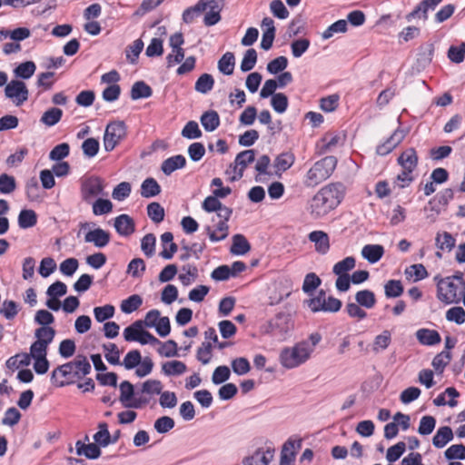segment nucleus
Segmentation results:
<instances>
[{"instance_id":"nucleus-10","label":"nucleus","mask_w":465,"mask_h":465,"mask_svg":"<svg viewBox=\"0 0 465 465\" xmlns=\"http://www.w3.org/2000/svg\"><path fill=\"white\" fill-rule=\"evenodd\" d=\"M104 185L101 179L90 177L84 180L81 186L82 199L86 203H92L94 198L103 194Z\"/></svg>"},{"instance_id":"nucleus-21","label":"nucleus","mask_w":465,"mask_h":465,"mask_svg":"<svg viewBox=\"0 0 465 465\" xmlns=\"http://www.w3.org/2000/svg\"><path fill=\"white\" fill-rule=\"evenodd\" d=\"M415 335L418 341L425 346H434L441 341L440 333L437 331L431 329H419Z\"/></svg>"},{"instance_id":"nucleus-9","label":"nucleus","mask_w":465,"mask_h":465,"mask_svg":"<svg viewBox=\"0 0 465 465\" xmlns=\"http://www.w3.org/2000/svg\"><path fill=\"white\" fill-rule=\"evenodd\" d=\"M292 328L290 318L286 314H277L274 319L269 322L268 331L274 337L284 340Z\"/></svg>"},{"instance_id":"nucleus-6","label":"nucleus","mask_w":465,"mask_h":465,"mask_svg":"<svg viewBox=\"0 0 465 465\" xmlns=\"http://www.w3.org/2000/svg\"><path fill=\"white\" fill-rule=\"evenodd\" d=\"M126 126L124 122L116 121L107 124L104 135V147L106 152L113 151L125 137Z\"/></svg>"},{"instance_id":"nucleus-13","label":"nucleus","mask_w":465,"mask_h":465,"mask_svg":"<svg viewBox=\"0 0 465 465\" xmlns=\"http://www.w3.org/2000/svg\"><path fill=\"white\" fill-rule=\"evenodd\" d=\"M406 134V130L402 128H397L383 143L377 146V153L382 156L389 154L397 145L402 142Z\"/></svg>"},{"instance_id":"nucleus-51","label":"nucleus","mask_w":465,"mask_h":465,"mask_svg":"<svg viewBox=\"0 0 465 465\" xmlns=\"http://www.w3.org/2000/svg\"><path fill=\"white\" fill-rule=\"evenodd\" d=\"M415 179L413 173L402 170L393 180V189H403L408 187Z\"/></svg>"},{"instance_id":"nucleus-5","label":"nucleus","mask_w":465,"mask_h":465,"mask_svg":"<svg viewBox=\"0 0 465 465\" xmlns=\"http://www.w3.org/2000/svg\"><path fill=\"white\" fill-rule=\"evenodd\" d=\"M311 349L306 343L297 342L292 347L283 348L279 361L285 369H294L305 363L311 358Z\"/></svg>"},{"instance_id":"nucleus-29","label":"nucleus","mask_w":465,"mask_h":465,"mask_svg":"<svg viewBox=\"0 0 465 465\" xmlns=\"http://www.w3.org/2000/svg\"><path fill=\"white\" fill-rule=\"evenodd\" d=\"M295 162V156L291 152L280 153L274 160L273 166L276 172H285L290 169Z\"/></svg>"},{"instance_id":"nucleus-28","label":"nucleus","mask_w":465,"mask_h":465,"mask_svg":"<svg viewBox=\"0 0 465 465\" xmlns=\"http://www.w3.org/2000/svg\"><path fill=\"white\" fill-rule=\"evenodd\" d=\"M200 121L206 132H213L220 125V116L218 113L213 110L204 112Z\"/></svg>"},{"instance_id":"nucleus-20","label":"nucleus","mask_w":465,"mask_h":465,"mask_svg":"<svg viewBox=\"0 0 465 465\" xmlns=\"http://www.w3.org/2000/svg\"><path fill=\"white\" fill-rule=\"evenodd\" d=\"M398 163L402 170L413 173L418 165V155L414 148L406 149L398 158Z\"/></svg>"},{"instance_id":"nucleus-47","label":"nucleus","mask_w":465,"mask_h":465,"mask_svg":"<svg viewBox=\"0 0 465 465\" xmlns=\"http://www.w3.org/2000/svg\"><path fill=\"white\" fill-rule=\"evenodd\" d=\"M311 45V41L308 38H298L292 42L291 51L292 54L295 58H300L303 54L307 52Z\"/></svg>"},{"instance_id":"nucleus-37","label":"nucleus","mask_w":465,"mask_h":465,"mask_svg":"<svg viewBox=\"0 0 465 465\" xmlns=\"http://www.w3.org/2000/svg\"><path fill=\"white\" fill-rule=\"evenodd\" d=\"M62 116L63 111L60 108L52 107L43 114L40 121L45 125L51 127L55 125L61 120Z\"/></svg>"},{"instance_id":"nucleus-58","label":"nucleus","mask_w":465,"mask_h":465,"mask_svg":"<svg viewBox=\"0 0 465 465\" xmlns=\"http://www.w3.org/2000/svg\"><path fill=\"white\" fill-rule=\"evenodd\" d=\"M106 361L113 364H120V351L114 343H107L103 346Z\"/></svg>"},{"instance_id":"nucleus-49","label":"nucleus","mask_w":465,"mask_h":465,"mask_svg":"<svg viewBox=\"0 0 465 465\" xmlns=\"http://www.w3.org/2000/svg\"><path fill=\"white\" fill-rule=\"evenodd\" d=\"M348 24L346 20L341 19L331 24L327 29L322 33V37L324 40H327L332 37L335 34L345 33L347 31Z\"/></svg>"},{"instance_id":"nucleus-31","label":"nucleus","mask_w":465,"mask_h":465,"mask_svg":"<svg viewBox=\"0 0 465 465\" xmlns=\"http://www.w3.org/2000/svg\"><path fill=\"white\" fill-rule=\"evenodd\" d=\"M161 193V187L153 178H146L141 184V195L144 198H152Z\"/></svg>"},{"instance_id":"nucleus-62","label":"nucleus","mask_w":465,"mask_h":465,"mask_svg":"<svg viewBox=\"0 0 465 465\" xmlns=\"http://www.w3.org/2000/svg\"><path fill=\"white\" fill-rule=\"evenodd\" d=\"M35 64L32 61H27L20 64L15 69V74L16 76L23 79L30 78L35 72Z\"/></svg>"},{"instance_id":"nucleus-27","label":"nucleus","mask_w":465,"mask_h":465,"mask_svg":"<svg viewBox=\"0 0 465 465\" xmlns=\"http://www.w3.org/2000/svg\"><path fill=\"white\" fill-rule=\"evenodd\" d=\"M453 439L452 430L449 426H443L438 429L433 436L432 444L438 449L445 447Z\"/></svg>"},{"instance_id":"nucleus-48","label":"nucleus","mask_w":465,"mask_h":465,"mask_svg":"<svg viewBox=\"0 0 465 465\" xmlns=\"http://www.w3.org/2000/svg\"><path fill=\"white\" fill-rule=\"evenodd\" d=\"M115 309L111 304H105L104 306H98L94 308V319L98 322H104L114 317Z\"/></svg>"},{"instance_id":"nucleus-60","label":"nucleus","mask_w":465,"mask_h":465,"mask_svg":"<svg viewBox=\"0 0 465 465\" xmlns=\"http://www.w3.org/2000/svg\"><path fill=\"white\" fill-rule=\"evenodd\" d=\"M271 104L275 112L283 114L288 108V98L282 93H277L272 96Z\"/></svg>"},{"instance_id":"nucleus-22","label":"nucleus","mask_w":465,"mask_h":465,"mask_svg":"<svg viewBox=\"0 0 465 465\" xmlns=\"http://www.w3.org/2000/svg\"><path fill=\"white\" fill-rule=\"evenodd\" d=\"M161 244L163 247L159 255L164 260H170L177 252V245L173 242V235L170 232H166L161 235Z\"/></svg>"},{"instance_id":"nucleus-35","label":"nucleus","mask_w":465,"mask_h":465,"mask_svg":"<svg viewBox=\"0 0 465 465\" xmlns=\"http://www.w3.org/2000/svg\"><path fill=\"white\" fill-rule=\"evenodd\" d=\"M235 65L234 54L231 52L225 53L218 62V69L225 75H231L233 73Z\"/></svg>"},{"instance_id":"nucleus-7","label":"nucleus","mask_w":465,"mask_h":465,"mask_svg":"<svg viewBox=\"0 0 465 465\" xmlns=\"http://www.w3.org/2000/svg\"><path fill=\"white\" fill-rule=\"evenodd\" d=\"M224 0H200L197 4L203 12L206 11L203 23L207 26L216 25L221 20V11Z\"/></svg>"},{"instance_id":"nucleus-17","label":"nucleus","mask_w":465,"mask_h":465,"mask_svg":"<svg viewBox=\"0 0 465 465\" xmlns=\"http://www.w3.org/2000/svg\"><path fill=\"white\" fill-rule=\"evenodd\" d=\"M273 454L274 450L272 448H260L244 460L243 465H268Z\"/></svg>"},{"instance_id":"nucleus-63","label":"nucleus","mask_w":465,"mask_h":465,"mask_svg":"<svg viewBox=\"0 0 465 465\" xmlns=\"http://www.w3.org/2000/svg\"><path fill=\"white\" fill-rule=\"evenodd\" d=\"M178 399L173 391H163L160 394L159 404L163 409H173L177 405Z\"/></svg>"},{"instance_id":"nucleus-40","label":"nucleus","mask_w":465,"mask_h":465,"mask_svg":"<svg viewBox=\"0 0 465 465\" xmlns=\"http://www.w3.org/2000/svg\"><path fill=\"white\" fill-rule=\"evenodd\" d=\"M37 223V216L33 210H22L18 215V225L22 229H28Z\"/></svg>"},{"instance_id":"nucleus-38","label":"nucleus","mask_w":465,"mask_h":465,"mask_svg":"<svg viewBox=\"0 0 465 465\" xmlns=\"http://www.w3.org/2000/svg\"><path fill=\"white\" fill-rule=\"evenodd\" d=\"M436 246L442 251L447 250L450 252L456 243L455 238L448 232H444L442 233H437L436 238Z\"/></svg>"},{"instance_id":"nucleus-46","label":"nucleus","mask_w":465,"mask_h":465,"mask_svg":"<svg viewBox=\"0 0 465 465\" xmlns=\"http://www.w3.org/2000/svg\"><path fill=\"white\" fill-rule=\"evenodd\" d=\"M255 160L254 150H245L239 153L234 160V163L244 173L245 168Z\"/></svg>"},{"instance_id":"nucleus-57","label":"nucleus","mask_w":465,"mask_h":465,"mask_svg":"<svg viewBox=\"0 0 465 465\" xmlns=\"http://www.w3.org/2000/svg\"><path fill=\"white\" fill-rule=\"evenodd\" d=\"M160 347L157 351L160 355L170 358L178 355V345L173 340H169L165 342L158 343Z\"/></svg>"},{"instance_id":"nucleus-36","label":"nucleus","mask_w":465,"mask_h":465,"mask_svg":"<svg viewBox=\"0 0 465 465\" xmlns=\"http://www.w3.org/2000/svg\"><path fill=\"white\" fill-rule=\"evenodd\" d=\"M152 88L143 81L134 83L131 90V98L138 100L142 98H148L152 95Z\"/></svg>"},{"instance_id":"nucleus-2","label":"nucleus","mask_w":465,"mask_h":465,"mask_svg":"<svg viewBox=\"0 0 465 465\" xmlns=\"http://www.w3.org/2000/svg\"><path fill=\"white\" fill-rule=\"evenodd\" d=\"M91 364L84 356L79 355L74 361L55 368L51 376V381L58 387L73 383L75 379L89 374Z\"/></svg>"},{"instance_id":"nucleus-26","label":"nucleus","mask_w":465,"mask_h":465,"mask_svg":"<svg viewBox=\"0 0 465 465\" xmlns=\"http://www.w3.org/2000/svg\"><path fill=\"white\" fill-rule=\"evenodd\" d=\"M161 369L165 376H180L187 371V366L181 361L173 360L163 362Z\"/></svg>"},{"instance_id":"nucleus-23","label":"nucleus","mask_w":465,"mask_h":465,"mask_svg":"<svg viewBox=\"0 0 465 465\" xmlns=\"http://www.w3.org/2000/svg\"><path fill=\"white\" fill-rule=\"evenodd\" d=\"M186 164V159L182 154H177L165 159L161 165V170L165 175L172 174L174 171L182 169Z\"/></svg>"},{"instance_id":"nucleus-44","label":"nucleus","mask_w":465,"mask_h":465,"mask_svg":"<svg viewBox=\"0 0 465 465\" xmlns=\"http://www.w3.org/2000/svg\"><path fill=\"white\" fill-rule=\"evenodd\" d=\"M143 303V299L138 294H133L127 299L124 300L121 303V311L124 313L130 314L136 311Z\"/></svg>"},{"instance_id":"nucleus-52","label":"nucleus","mask_w":465,"mask_h":465,"mask_svg":"<svg viewBox=\"0 0 465 465\" xmlns=\"http://www.w3.org/2000/svg\"><path fill=\"white\" fill-rule=\"evenodd\" d=\"M156 237L153 233H147L141 240V249L146 257L153 256L155 252Z\"/></svg>"},{"instance_id":"nucleus-8","label":"nucleus","mask_w":465,"mask_h":465,"mask_svg":"<svg viewBox=\"0 0 465 465\" xmlns=\"http://www.w3.org/2000/svg\"><path fill=\"white\" fill-rule=\"evenodd\" d=\"M220 197H216L214 194L206 197L202 204L203 209L207 213L215 212L216 214L212 218V222L215 223L216 218H224L229 220L232 210L223 205L220 201Z\"/></svg>"},{"instance_id":"nucleus-55","label":"nucleus","mask_w":465,"mask_h":465,"mask_svg":"<svg viewBox=\"0 0 465 465\" xmlns=\"http://www.w3.org/2000/svg\"><path fill=\"white\" fill-rule=\"evenodd\" d=\"M174 420L169 416L158 418L153 423V429L161 434L167 433L174 428Z\"/></svg>"},{"instance_id":"nucleus-34","label":"nucleus","mask_w":465,"mask_h":465,"mask_svg":"<svg viewBox=\"0 0 465 465\" xmlns=\"http://www.w3.org/2000/svg\"><path fill=\"white\" fill-rule=\"evenodd\" d=\"M356 302L366 309H371L376 304V298L373 292L370 290H361L355 294Z\"/></svg>"},{"instance_id":"nucleus-15","label":"nucleus","mask_w":465,"mask_h":465,"mask_svg":"<svg viewBox=\"0 0 465 465\" xmlns=\"http://www.w3.org/2000/svg\"><path fill=\"white\" fill-rule=\"evenodd\" d=\"M443 0H422L411 13L406 15V20L411 22L415 18H428V12L434 10Z\"/></svg>"},{"instance_id":"nucleus-32","label":"nucleus","mask_w":465,"mask_h":465,"mask_svg":"<svg viewBox=\"0 0 465 465\" xmlns=\"http://www.w3.org/2000/svg\"><path fill=\"white\" fill-rule=\"evenodd\" d=\"M214 85V79L212 74L204 73L199 76L194 84V89L202 94H208Z\"/></svg>"},{"instance_id":"nucleus-3","label":"nucleus","mask_w":465,"mask_h":465,"mask_svg":"<svg viewBox=\"0 0 465 465\" xmlns=\"http://www.w3.org/2000/svg\"><path fill=\"white\" fill-rule=\"evenodd\" d=\"M337 163L334 156H325L316 161L303 176L304 186L313 188L329 179L334 172Z\"/></svg>"},{"instance_id":"nucleus-12","label":"nucleus","mask_w":465,"mask_h":465,"mask_svg":"<svg viewBox=\"0 0 465 465\" xmlns=\"http://www.w3.org/2000/svg\"><path fill=\"white\" fill-rule=\"evenodd\" d=\"M119 389L121 392L120 401L125 407L140 408L142 405L147 404L149 402V399L142 397L134 399L131 402L134 394V391L133 384L127 381L121 382Z\"/></svg>"},{"instance_id":"nucleus-61","label":"nucleus","mask_w":465,"mask_h":465,"mask_svg":"<svg viewBox=\"0 0 465 465\" xmlns=\"http://www.w3.org/2000/svg\"><path fill=\"white\" fill-rule=\"evenodd\" d=\"M385 295L387 298H397L403 292V287L400 281L390 280L384 286Z\"/></svg>"},{"instance_id":"nucleus-53","label":"nucleus","mask_w":465,"mask_h":465,"mask_svg":"<svg viewBox=\"0 0 465 465\" xmlns=\"http://www.w3.org/2000/svg\"><path fill=\"white\" fill-rule=\"evenodd\" d=\"M99 430L94 435L95 443L101 447H106L110 444V432L108 426L105 422H102L98 425Z\"/></svg>"},{"instance_id":"nucleus-19","label":"nucleus","mask_w":465,"mask_h":465,"mask_svg":"<svg viewBox=\"0 0 465 465\" xmlns=\"http://www.w3.org/2000/svg\"><path fill=\"white\" fill-rule=\"evenodd\" d=\"M114 226L122 236H129L135 230L134 219L128 214H121L114 219Z\"/></svg>"},{"instance_id":"nucleus-30","label":"nucleus","mask_w":465,"mask_h":465,"mask_svg":"<svg viewBox=\"0 0 465 465\" xmlns=\"http://www.w3.org/2000/svg\"><path fill=\"white\" fill-rule=\"evenodd\" d=\"M391 342V332L388 330H384L381 333L375 336L371 350L374 353H380L385 351Z\"/></svg>"},{"instance_id":"nucleus-64","label":"nucleus","mask_w":465,"mask_h":465,"mask_svg":"<svg viewBox=\"0 0 465 465\" xmlns=\"http://www.w3.org/2000/svg\"><path fill=\"white\" fill-rule=\"evenodd\" d=\"M465 57V43L460 45H451L448 50V58L455 64H460Z\"/></svg>"},{"instance_id":"nucleus-1","label":"nucleus","mask_w":465,"mask_h":465,"mask_svg":"<svg viewBox=\"0 0 465 465\" xmlns=\"http://www.w3.org/2000/svg\"><path fill=\"white\" fill-rule=\"evenodd\" d=\"M345 193V187L341 183H331L321 188L312 198L309 213L313 219H321L337 208Z\"/></svg>"},{"instance_id":"nucleus-59","label":"nucleus","mask_w":465,"mask_h":465,"mask_svg":"<svg viewBox=\"0 0 465 465\" xmlns=\"http://www.w3.org/2000/svg\"><path fill=\"white\" fill-rule=\"evenodd\" d=\"M405 274L410 278H413L414 282L423 280L428 276L426 268L420 263L406 268Z\"/></svg>"},{"instance_id":"nucleus-41","label":"nucleus","mask_w":465,"mask_h":465,"mask_svg":"<svg viewBox=\"0 0 465 465\" xmlns=\"http://www.w3.org/2000/svg\"><path fill=\"white\" fill-rule=\"evenodd\" d=\"M55 333L53 327H39L35 331V337L36 341L49 346L53 342Z\"/></svg>"},{"instance_id":"nucleus-54","label":"nucleus","mask_w":465,"mask_h":465,"mask_svg":"<svg viewBox=\"0 0 465 465\" xmlns=\"http://www.w3.org/2000/svg\"><path fill=\"white\" fill-rule=\"evenodd\" d=\"M54 316L47 310H38L34 317V321L40 327H51L50 325L54 322Z\"/></svg>"},{"instance_id":"nucleus-42","label":"nucleus","mask_w":465,"mask_h":465,"mask_svg":"<svg viewBox=\"0 0 465 465\" xmlns=\"http://www.w3.org/2000/svg\"><path fill=\"white\" fill-rule=\"evenodd\" d=\"M143 330V321H136L124 330V338L126 341H136Z\"/></svg>"},{"instance_id":"nucleus-4","label":"nucleus","mask_w":465,"mask_h":465,"mask_svg":"<svg viewBox=\"0 0 465 465\" xmlns=\"http://www.w3.org/2000/svg\"><path fill=\"white\" fill-rule=\"evenodd\" d=\"M463 289L461 275L440 279L437 283V298L445 304L457 303Z\"/></svg>"},{"instance_id":"nucleus-56","label":"nucleus","mask_w":465,"mask_h":465,"mask_svg":"<svg viewBox=\"0 0 465 465\" xmlns=\"http://www.w3.org/2000/svg\"><path fill=\"white\" fill-rule=\"evenodd\" d=\"M257 62V52L253 48L248 49L243 55L241 63V70L242 72L251 71L256 64Z\"/></svg>"},{"instance_id":"nucleus-25","label":"nucleus","mask_w":465,"mask_h":465,"mask_svg":"<svg viewBox=\"0 0 465 465\" xmlns=\"http://www.w3.org/2000/svg\"><path fill=\"white\" fill-rule=\"evenodd\" d=\"M75 450L77 455L84 456L90 460L98 459L101 455V450L96 443L84 444L78 440L75 443Z\"/></svg>"},{"instance_id":"nucleus-18","label":"nucleus","mask_w":465,"mask_h":465,"mask_svg":"<svg viewBox=\"0 0 465 465\" xmlns=\"http://www.w3.org/2000/svg\"><path fill=\"white\" fill-rule=\"evenodd\" d=\"M309 240L314 243L315 251L320 254H326L330 250V239L322 231H313L308 235Z\"/></svg>"},{"instance_id":"nucleus-33","label":"nucleus","mask_w":465,"mask_h":465,"mask_svg":"<svg viewBox=\"0 0 465 465\" xmlns=\"http://www.w3.org/2000/svg\"><path fill=\"white\" fill-rule=\"evenodd\" d=\"M251 249V245L247 239L242 234H235L232 237V244L231 246V252L236 255H243Z\"/></svg>"},{"instance_id":"nucleus-16","label":"nucleus","mask_w":465,"mask_h":465,"mask_svg":"<svg viewBox=\"0 0 465 465\" xmlns=\"http://www.w3.org/2000/svg\"><path fill=\"white\" fill-rule=\"evenodd\" d=\"M84 242L102 249L110 242V233L102 228L89 230L84 235Z\"/></svg>"},{"instance_id":"nucleus-43","label":"nucleus","mask_w":465,"mask_h":465,"mask_svg":"<svg viewBox=\"0 0 465 465\" xmlns=\"http://www.w3.org/2000/svg\"><path fill=\"white\" fill-rule=\"evenodd\" d=\"M355 265V258L352 256H348L333 265L332 272L334 274L349 275V272L351 271Z\"/></svg>"},{"instance_id":"nucleus-11","label":"nucleus","mask_w":465,"mask_h":465,"mask_svg":"<svg viewBox=\"0 0 465 465\" xmlns=\"http://www.w3.org/2000/svg\"><path fill=\"white\" fill-rule=\"evenodd\" d=\"M5 95L16 105H21L28 99V90L24 82L13 80L5 85Z\"/></svg>"},{"instance_id":"nucleus-39","label":"nucleus","mask_w":465,"mask_h":465,"mask_svg":"<svg viewBox=\"0 0 465 465\" xmlns=\"http://www.w3.org/2000/svg\"><path fill=\"white\" fill-rule=\"evenodd\" d=\"M143 49V42L141 39H136L126 47L125 54L126 59L130 64H136L141 52Z\"/></svg>"},{"instance_id":"nucleus-50","label":"nucleus","mask_w":465,"mask_h":465,"mask_svg":"<svg viewBox=\"0 0 465 465\" xmlns=\"http://www.w3.org/2000/svg\"><path fill=\"white\" fill-rule=\"evenodd\" d=\"M147 214L154 223H160L164 219V209L156 202L147 205Z\"/></svg>"},{"instance_id":"nucleus-14","label":"nucleus","mask_w":465,"mask_h":465,"mask_svg":"<svg viewBox=\"0 0 465 465\" xmlns=\"http://www.w3.org/2000/svg\"><path fill=\"white\" fill-rule=\"evenodd\" d=\"M228 221L224 218H216L215 223H213V228L211 225L206 226L205 230L209 236V239L213 242H220L224 240L229 234V226Z\"/></svg>"},{"instance_id":"nucleus-45","label":"nucleus","mask_w":465,"mask_h":465,"mask_svg":"<svg viewBox=\"0 0 465 465\" xmlns=\"http://www.w3.org/2000/svg\"><path fill=\"white\" fill-rule=\"evenodd\" d=\"M450 359L451 353L448 351H442L433 358L431 365L437 373L441 374L445 367L450 363Z\"/></svg>"},{"instance_id":"nucleus-24","label":"nucleus","mask_w":465,"mask_h":465,"mask_svg":"<svg viewBox=\"0 0 465 465\" xmlns=\"http://www.w3.org/2000/svg\"><path fill=\"white\" fill-rule=\"evenodd\" d=\"M384 254V248L380 244H366L361 249V256L370 263L378 262Z\"/></svg>"}]
</instances>
